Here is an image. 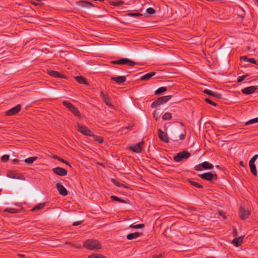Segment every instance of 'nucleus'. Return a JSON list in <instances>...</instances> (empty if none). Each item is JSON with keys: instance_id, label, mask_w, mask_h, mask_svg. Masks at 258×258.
<instances>
[{"instance_id": "bb28decb", "label": "nucleus", "mask_w": 258, "mask_h": 258, "mask_svg": "<svg viewBox=\"0 0 258 258\" xmlns=\"http://www.w3.org/2000/svg\"><path fill=\"white\" fill-rule=\"evenodd\" d=\"M37 159H38V157H36V156L35 157H31L26 158L25 160V162L28 164H31L32 163H33L35 161H36Z\"/></svg>"}, {"instance_id": "0eeeda50", "label": "nucleus", "mask_w": 258, "mask_h": 258, "mask_svg": "<svg viewBox=\"0 0 258 258\" xmlns=\"http://www.w3.org/2000/svg\"><path fill=\"white\" fill-rule=\"evenodd\" d=\"M199 176L203 179L208 181H211L212 179H217V175L212 172H206L203 174H199Z\"/></svg>"}, {"instance_id": "5701e85b", "label": "nucleus", "mask_w": 258, "mask_h": 258, "mask_svg": "<svg viewBox=\"0 0 258 258\" xmlns=\"http://www.w3.org/2000/svg\"><path fill=\"white\" fill-rule=\"evenodd\" d=\"M202 167L205 169H212L213 168V165L208 162H203L202 163Z\"/></svg>"}, {"instance_id": "2f4dec72", "label": "nucleus", "mask_w": 258, "mask_h": 258, "mask_svg": "<svg viewBox=\"0 0 258 258\" xmlns=\"http://www.w3.org/2000/svg\"><path fill=\"white\" fill-rule=\"evenodd\" d=\"M109 4L111 5L114 6H121L122 5H123L124 4V2L121 1H119L118 2L112 1V2H110Z\"/></svg>"}, {"instance_id": "9d476101", "label": "nucleus", "mask_w": 258, "mask_h": 258, "mask_svg": "<svg viewBox=\"0 0 258 258\" xmlns=\"http://www.w3.org/2000/svg\"><path fill=\"white\" fill-rule=\"evenodd\" d=\"M7 177L20 180H25V177L21 173L16 172L15 171H10L7 173Z\"/></svg>"}, {"instance_id": "1a4fd4ad", "label": "nucleus", "mask_w": 258, "mask_h": 258, "mask_svg": "<svg viewBox=\"0 0 258 258\" xmlns=\"http://www.w3.org/2000/svg\"><path fill=\"white\" fill-rule=\"evenodd\" d=\"M21 109V106L20 104H18L12 108L6 111L5 114L7 116H12L16 114Z\"/></svg>"}, {"instance_id": "20e7f679", "label": "nucleus", "mask_w": 258, "mask_h": 258, "mask_svg": "<svg viewBox=\"0 0 258 258\" xmlns=\"http://www.w3.org/2000/svg\"><path fill=\"white\" fill-rule=\"evenodd\" d=\"M171 97V95H167L159 97L157 100L152 102L151 106L152 108L158 107V106H160V105L167 102L168 100H170Z\"/></svg>"}, {"instance_id": "338daca9", "label": "nucleus", "mask_w": 258, "mask_h": 258, "mask_svg": "<svg viewBox=\"0 0 258 258\" xmlns=\"http://www.w3.org/2000/svg\"><path fill=\"white\" fill-rule=\"evenodd\" d=\"M257 2H258V0H257Z\"/></svg>"}, {"instance_id": "cd10ccee", "label": "nucleus", "mask_w": 258, "mask_h": 258, "mask_svg": "<svg viewBox=\"0 0 258 258\" xmlns=\"http://www.w3.org/2000/svg\"><path fill=\"white\" fill-rule=\"evenodd\" d=\"M167 91V88L166 87H161L159 88L157 90L155 91L154 94L155 95H160L163 92Z\"/></svg>"}, {"instance_id": "423d86ee", "label": "nucleus", "mask_w": 258, "mask_h": 258, "mask_svg": "<svg viewBox=\"0 0 258 258\" xmlns=\"http://www.w3.org/2000/svg\"><path fill=\"white\" fill-rule=\"evenodd\" d=\"M77 128L79 132L87 136H92L93 134L91 130L85 125L77 123Z\"/></svg>"}, {"instance_id": "393cba45", "label": "nucleus", "mask_w": 258, "mask_h": 258, "mask_svg": "<svg viewBox=\"0 0 258 258\" xmlns=\"http://www.w3.org/2000/svg\"><path fill=\"white\" fill-rule=\"evenodd\" d=\"M249 167L251 173L254 175L257 176L256 167L255 164L249 163Z\"/></svg>"}, {"instance_id": "8fccbe9b", "label": "nucleus", "mask_w": 258, "mask_h": 258, "mask_svg": "<svg viewBox=\"0 0 258 258\" xmlns=\"http://www.w3.org/2000/svg\"><path fill=\"white\" fill-rule=\"evenodd\" d=\"M202 164H200L197 166H196L195 167V170H197V171H201L202 170Z\"/></svg>"}, {"instance_id": "c756f323", "label": "nucleus", "mask_w": 258, "mask_h": 258, "mask_svg": "<svg viewBox=\"0 0 258 258\" xmlns=\"http://www.w3.org/2000/svg\"><path fill=\"white\" fill-rule=\"evenodd\" d=\"M110 198L112 201H117L121 203H126V202L124 200L121 199L114 196H111Z\"/></svg>"}, {"instance_id": "412c9836", "label": "nucleus", "mask_w": 258, "mask_h": 258, "mask_svg": "<svg viewBox=\"0 0 258 258\" xmlns=\"http://www.w3.org/2000/svg\"><path fill=\"white\" fill-rule=\"evenodd\" d=\"M155 72H150L149 73H147L141 78V80L143 81H147L149 80L150 78H151L153 76H154L155 75Z\"/></svg>"}, {"instance_id": "864d4df0", "label": "nucleus", "mask_w": 258, "mask_h": 258, "mask_svg": "<svg viewBox=\"0 0 258 258\" xmlns=\"http://www.w3.org/2000/svg\"><path fill=\"white\" fill-rule=\"evenodd\" d=\"M83 222V221L75 222L73 223V226H77L81 224Z\"/></svg>"}, {"instance_id": "052dcab7", "label": "nucleus", "mask_w": 258, "mask_h": 258, "mask_svg": "<svg viewBox=\"0 0 258 258\" xmlns=\"http://www.w3.org/2000/svg\"><path fill=\"white\" fill-rule=\"evenodd\" d=\"M240 165L241 166H244V163L242 161H240Z\"/></svg>"}, {"instance_id": "13d9d810", "label": "nucleus", "mask_w": 258, "mask_h": 258, "mask_svg": "<svg viewBox=\"0 0 258 258\" xmlns=\"http://www.w3.org/2000/svg\"><path fill=\"white\" fill-rule=\"evenodd\" d=\"M220 215L221 216H222V217H223V218H224V219H225V218H226L225 216V215H224L223 213H221V212H220Z\"/></svg>"}, {"instance_id": "f3484780", "label": "nucleus", "mask_w": 258, "mask_h": 258, "mask_svg": "<svg viewBox=\"0 0 258 258\" xmlns=\"http://www.w3.org/2000/svg\"><path fill=\"white\" fill-rule=\"evenodd\" d=\"M110 80L112 81H114L116 83L118 84H120L125 81L126 77L123 76H118L117 77H110Z\"/></svg>"}, {"instance_id": "a878e982", "label": "nucleus", "mask_w": 258, "mask_h": 258, "mask_svg": "<svg viewBox=\"0 0 258 258\" xmlns=\"http://www.w3.org/2000/svg\"><path fill=\"white\" fill-rule=\"evenodd\" d=\"M75 79L78 83H79L80 84H86L87 83V81H86L85 78L84 77H83V76L76 77Z\"/></svg>"}, {"instance_id": "de8ad7c7", "label": "nucleus", "mask_w": 258, "mask_h": 258, "mask_svg": "<svg viewBox=\"0 0 258 258\" xmlns=\"http://www.w3.org/2000/svg\"><path fill=\"white\" fill-rule=\"evenodd\" d=\"M58 160L59 161H60V162H61L66 164V165L69 166L70 167H71V166L70 165V163L68 161L63 160V159H62V158H58Z\"/></svg>"}, {"instance_id": "3c124183", "label": "nucleus", "mask_w": 258, "mask_h": 258, "mask_svg": "<svg viewBox=\"0 0 258 258\" xmlns=\"http://www.w3.org/2000/svg\"><path fill=\"white\" fill-rule=\"evenodd\" d=\"M186 136V133H184V134H181L179 136V139L180 140H183L185 139Z\"/></svg>"}, {"instance_id": "7c9ffc66", "label": "nucleus", "mask_w": 258, "mask_h": 258, "mask_svg": "<svg viewBox=\"0 0 258 258\" xmlns=\"http://www.w3.org/2000/svg\"><path fill=\"white\" fill-rule=\"evenodd\" d=\"M44 206H45V204L44 203H40V204H38V205H37L36 206L34 207L32 209V211H37V210H39L42 209H43L44 208Z\"/></svg>"}, {"instance_id": "49530a36", "label": "nucleus", "mask_w": 258, "mask_h": 258, "mask_svg": "<svg viewBox=\"0 0 258 258\" xmlns=\"http://www.w3.org/2000/svg\"><path fill=\"white\" fill-rule=\"evenodd\" d=\"M128 15L132 17H139L143 16V15L141 13H130L128 14Z\"/></svg>"}, {"instance_id": "f257e3e1", "label": "nucleus", "mask_w": 258, "mask_h": 258, "mask_svg": "<svg viewBox=\"0 0 258 258\" xmlns=\"http://www.w3.org/2000/svg\"><path fill=\"white\" fill-rule=\"evenodd\" d=\"M83 246L86 248L91 250H97L101 248L100 242L95 239H88L84 242Z\"/></svg>"}, {"instance_id": "6ab92c4d", "label": "nucleus", "mask_w": 258, "mask_h": 258, "mask_svg": "<svg viewBox=\"0 0 258 258\" xmlns=\"http://www.w3.org/2000/svg\"><path fill=\"white\" fill-rule=\"evenodd\" d=\"M48 74L52 77H54L56 78H63L64 77L63 75L60 74L58 72L55 71H49Z\"/></svg>"}, {"instance_id": "79ce46f5", "label": "nucleus", "mask_w": 258, "mask_h": 258, "mask_svg": "<svg viewBox=\"0 0 258 258\" xmlns=\"http://www.w3.org/2000/svg\"><path fill=\"white\" fill-rule=\"evenodd\" d=\"M203 92L207 94H208L211 96H213V91L210 90H209V89H205L204 91H203Z\"/></svg>"}, {"instance_id": "58836bf2", "label": "nucleus", "mask_w": 258, "mask_h": 258, "mask_svg": "<svg viewBox=\"0 0 258 258\" xmlns=\"http://www.w3.org/2000/svg\"><path fill=\"white\" fill-rule=\"evenodd\" d=\"M248 77V75H243V76H240L238 77V78L237 79V82L238 83H240L242 81H243V80H244L247 77Z\"/></svg>"}, {"instance_id": "6e6552de", "label": "nucleus", "mask_w": 258, "mask_h": 258, "mask_svg": "<svg viewBox=\"0 0 258 258\" xmlns=\"http://www.w3.org/2000/svg\"><path fill=\"white\" fill-rule=\"evenodd\" d=\"M144 144V143L143 142H141L140 143L130 146L129 149L135 153H140L142 151Z\"/></svg>"}, {"instance_id": "dca6fc26", "label": "nucleus", "mask_w": 258, "mask_h": 258, "mask_svg": "<svg viewBox=\"0 0 258 258\" xmlns=\"http://www.w3.org/2000/svg\"><path fill=\"white\" fill-rule=\"evenodd\" d=\"M256 89L255 86H250L246 87L242 89L241 92L246 95H249L253 93Z\"/></svg>"}, {"instance_id": "f03ea898", "label": "nucleus", "mask_w": 258, "mask_h": 258, "mask_svg": "<svg viewBox=\"0 0 258 258\" xmlns=\"http://www.w3.org/2000/svg\"><path fill=\"white\" fill-rule=\"evenodd\" d=\"M111 63L113 64H120L123 65L126 64L129 67H133L136 64H139L138 62L134 61L126 58H121L118 60H112L111 61Z\"/></svg>"}, {"instance_id": "0e129e2a", "label": "nucleus", "mask_w": 258, "mask_h": 258, "mask_svg": "<svg viewBox=\"0 0 258 258\" xmlns=\"http://www.w3.org/2000/svg\"><path fill=\"white\" fill-rule=\"evenodd\" d=\"M32 4H33V5H36V4L35 2H32Z\"/></svg>"}, {"instance_id": "37998d69", "label": "nucleus", "mask_w": 258, "mask_h": 258, "mask_svg": "<svg viewBox=\"0 0 258 258\" xmlns=\"http://www.w3.org/2000/svg\"><path fill=\"white\" fill-rule=\"evenodd\" d=\"M205 100L207 103H209L211 105H212L215 106H216L217 105V104L216 103L214 102L213 101H211V100H210L208 98H206L205 99Z\"/></svg>"}, {"instance_id": "a211bd4d", "label": "nucleus", "mask_w": 258, "mask_h": 258, "mask_svg": "<svg viewBox=\"0 0 258 258\" xmlns=\"http://www.w3.org/2000/svg\"><path fill=\"white\" fill-rule=\"evenodd\" d=\"M142 235V233L141 232H134L130 233L127 235L126 238L128 240H132L134 239H136L139 237L141 236Z\"/></svg>"}, {"instance_id": "680f3d73", "label": "nucleus", "mask_w": 258, "mask_h": 258, "mask_svg": "<svg viewBox=\"0 0 258 258\" xmlns=\"http://www.w3.org/2000/svg\"><path fill=\"white\" fill-rule=\"evenodd\" d=\"M53 158H54V159H56L58 160V158H60V157H58V156H54L53 157Z\"/></svg>"}, {"instance_id": "c03bdc74", "label": "nucleus", "mask_w": 258, "mask_h": 258, "mask_svg": "<svg viewBox=\"0 0 258 258\" xmlns=\"http://www.w3.org/2000/svg\"><path fill=\"white\" fill-rule=\"evenodd\" d=\"M111 181L113 183H114L115 185H116L117 186H118V187H120L121 186H122V184H120L119 182H118V181H117L114 178H112L111 179Z\"/></svg>"}, {"instance_id": "4d7b16f0", "label": "nucleus", "mask_w": 258, "mask_h": 258, "mask_svg": "<svg viewBox=\"0 0 258 258\" xmlns=\"http://www.w3.org/2000/svg\"><path fill=\"white\" fill-rule=\"evenodd\" d=\"M13 161L14 163H18L19 161V160L17 159H13Z\"/></svg>"}, {"instance_id": "a18cd8bd", "label": "nucleus", "mask_w": 258, "mask_h": 258, "mask_svg": "<svg viewBox=\"0 0 258 258\" xmlns=\"http://www.w3.org/2000/svg\"><path fill=\"white\" fill-rule=\"evenodd\" d=\"M213 96L215 97H216L217 98H221V94H220V93H219L218 92H213Z\"/></svg>"}, {"instance_id": "603ef678", "label": "nucleus", "mask_w": 258, "mask_h": 258, "mask_svg": "<svg viewBox=\"0 0 258 258\" xmlns=\"http://www.w3.org/2000/svg\"><path fill=\"white\" fill-rule=\"evenodd\" d=\"M153 258H163V254H159L158 255H154L153 256Z\"/></svg>"}, {"instance_id": "473e14b6", "label": "nucleus", "mask_w": 258, "mask_h": 258, "mask_svg": "<svg viewBox=\"0 0 258 258\" xmlns=\"http://www.w3.org/2000/svg\"><path fill=\"white\" fill-rule=\"evenodd\" d=\"M171 117H172V114L169 112L165 113L162 117V119L164 120H168V119H171Z\"/></svg>"}, {"instance_id": "a19ab883", "label": "nucleus", "mask_w": 258, "mask_h": 258, "mask_svg": "<svg viewBox=\"0 0 258 258\" xmlns=\"http://www.w3.org/2000/svg\"><path fill=\"white\" fill-rule=\"evenodd\" d=\"M9 156L8 155H4L2 156V157L1 158L2 161L4 162H7V161L9 160Z\"/></svg>"}, {"instance_id": "5fc2aeb1", "label": "nucleus", "mask_w": 258, "mask_h": 258, "mask_svg": "<svg viewBox=\"0 0 258 258\" xmlns=\"http://www.w3.org/2000/svg\"><path fill=\"white\" fill-rule=\"evenodd\" d=\"M96 141L99 143H102L103 141V139L101 138V137H99L97 140Z\"/></svg>"}, {"instance_id": "4468645a", "label": "nucleus", "mask_w": 258, "mask_h": 258, "mask_svg": "<svg viewBox=\"0 0 258 258\" xmlns=\"http://www.w3.org/2000/svg\"><path fill=\"white\" fill-rule=\"evenodd\" d=\"M158 137L161 141L164 143H168V137L166 134L164 133L161 129L158 130Z\"/></svg>"}, {"instance_id": "4c0bfd02", "label": "nucleus", "mask_w": 258, "mask_h": 258, "mask_svg": "<svg viewBox=\"0 0 258 258\" xmlns=\"http://www.w3.org/2000/svg\"><path fill=\"white\" fill-rule=\"evenodd\" d=\"M146 13L148 14L147 16H146V17H148L149 15H152L155 13V11L154 9L152 8H148L146 10Z\"/></svg>"}, {"instance_id": "2eb2a0df", "label": "nucleus", "mask_w": 258, "mask_h": 258, "mask_svg": "<svg viewBox=\"0 0 258 258\" xmlns=\"http://www.w3.org/2000/svg\"><path fill=\"white\" fill-rule=\"evenodd\" d=\"M250 214L248 210H245L243 207H240L239 208V216L241 219L244 220L248 218Z\"/></svg>"}, {"instance_id": "7ed1b4c3", "label": "nucleus", "mask_w": 258, "mask_h": 258, "mask_svg": "<svg viewBox=\"0 0 258 258\" xmlns=\"http://www.w3.org/2000/svg\"><path fill=\"white\" fill-rule=\"evenodd\" d=\"M62 104L68 108L75 116L78 117L81 116L80 112L72 103L68 101L64 100L62 101Z\"/></svg>"}, {"instance_id": "39448f33", "label": "nucleus", "mask_w": 258, "mask_h": 258, "mask_svg": "<svg viewBox=\"0 0 258 258\" xmlns=\"http://www.w3.org/2000/svg\"><path fill=\"white\" fill-rule=\"evenodd\" d=\"M190 155V154L189 152L186 151H183L178 153L174 156L173 159L176 162H180L182 159L188 158Z\"/></svg>"}, {"instance_id": "9b49d317", "label": "nucleus", "mask_w": 258, "mask_h": 258, "mask_svg": "<svg viewBox=\"0 0 258 258\" xmlns=\"http://www.w3.org/2000/svg\"><path fill=\"white\" fill-rule=\"evenodd\" d=\"M52 170L54 173L60 176H63L67 174V170L61 167L53 168Z\"/></svg>"}, {"instance_id": "aec40b11", "label": "nucleus", "mask_w": 258, "mask_h": 258, "mask_svg": "<svg viewBox=\"0 0 258 258\" xmlns=\"http://www.w3.org/2000/svg\"><path fill=\"white\" fill-rule=\"evenodd\" d=\"M243 236L235 237L232 241V243L236 247L240 246L243 240Z\"/></svg>"}, {"instance_id": "c85d7f7f", "label": "nucleus", "mask_w": 258, "mask_h": 258, "mask_svg": "<svg viewBox=\"0 0 258 258\" xmlns=\"http://www.w3.org/2000/svg\"><path fill=\"white\" fill-rule=\"evenodd\" d=\"M145 227L144 224H139L136 225L135 223H133L131 224L129 226L130 228H134V229H140V228H143Z\"/></svg>"}, {"instance_id": "72a5a7b5", "label": "nucleus", "mask_w": 258, "mask_h": 258, "mask_svg": "<svg viewBox=\"0 0 258 258\" xmlns=\"http://www.w3.org/2000/svg\"><path fill=\"white\" fill-rule=\"evenodd\" d=\"M87 258H106L105 256L100 254L95 253L91 254L88 256Z\"/></svg>"}, {"instance_id": "b1692460", "label": "nucleus", "mask_w": 258, "mask_h": 258, "mask_svg": "<svg viewBox=\"0 0 258 258\" xmlns=\"http://www.w3.org/2000/svg\"><path fill=\"white\" fill-rule=\"evenodd\" d=\"M240 59L245 62H249L254 64L256 63V60L254 59V58H249L246 56L241 57Z\"/></svg>"}, {"instance_id": "ea45409f", "label": "nucleus", "mask_w": 258, "mask_h": 258, "mask_svg": "<svg viewBox=\"0 0 258 258\" xmlns=\"http://www.w3.org/2000/svg\"><path fill=\"white\" fill-rule=\"evenodd\" d=\"M257 158H258L257 154L254 155L250 160L249 163L254 164V162L257 159Z\"/></svg>"}, {"instance_id": "09e8293b", "label": "nucleus", "mask_w": 258, "mask_h": 258, "mask_svg": "<svg viewBox=\"0 0 258 258\" xmlns=\"http://www.w3.org/2000/svg\"><path fill=\"white\" fill-rule=\"evenodd\" d=\"M153 117L156 120H157L158 119V117H159V114L157 112V111H154L153 112Z\"/></svg>"}, {"instance_id": "4be33fe9", "label": "nucleus", "mask_w": 258, "mask_h": 258, "mask_svg": "<svg viewBox=\"0 0 258 258\" xmlns=\"http://www.w3.org/2000/svg\"><path fill=\"white\" fill-rule=\"evenodd\" d=\"M78 5L82 7H90L91 6H93L92 3L86 2V1H79L77 2Z\"/></svg>"}, {"instance_id": "e433bc0d", "label": "nucleus", "mask_w": 258, "mask_h": 258, "mask_svg": "<svg viewBox=\"0 0 258 258\" xmlns=\"http://www.w3.org/2000/svg\"><path fill=\"white\" fill-rule=\"evenodd\" d=\"M257 122H258V117H256V118H253L252 119H250V120L247 121L245 123V125H249V124H253V123H257Z\"/></svg>"}, {"instance_id": "bf43d9fd", "label": "nucleus", "mask_w": 258, "mask_h": 258, "mask_svg": "<svg viewBox=\"0 0 258 258\" xmlns=\"http://www.w3.org/2000/svg\"><path fill=\"white\" fill-rule=\"evenodd\" d=\"M18 255L21 257H25V255L24 254H18Z\"/></svg>"}, {"instance_id": "f8f14e48", "label": "nucleus", "mask_w": 258, "mask_h": 258, "mask_svg": "<svg viewBox=\"0 0 258 258\" xmlns=\"http://www.w3.org/2000/svg\"><path fill=\"white\" fill-rule=\"evenodd\" d=\"M100 97L107 105L109 107L113 106V105L111 102V99L108 95L105 94L103 92L101 91L100 92Z\"/></svg>"}, {"instance_id": "e2e57ef3", "label": "nucleus", "mask_w": 258, "mask_h": 258, "mask_svg": "<svg viewBox=\"0 0 258 258\" xmlns=\"http://www.w3.org/2000/svg\"><path fill=\"white\" fill-rule=\"evenodd\" d=\"M14 205L16 206H19V204L18 203H14Z\"/></svg>"}, {"instance_id": "c9c22d12", "label": "nucleus", "mask_w": 258, "mask_h": 258, "mask_svg": "<svg viewBox=\"0 0 258 258\" xmlns=\"http://www.w3.org/2000/svg\"><path fill=\"white\" fill-rule=\"evenodd\" d=\"M189 183L193 186L197 187V188H203V186L200 184L199 183L196 182V181H192V180H189Z\"/></svg>"}, {"instance_id": "ddd939ff", "label": "nucleus", "mask_w": 258, "mask_h": 258, "mask_svg": "<svg viewBox=\"0 0 258 258\" xmlns=\"http://www.w3.org/2000/svg\"><path fill=\"white\" fill-rule=\"evenodd\" d=\"M56 187L60 195L63 196L68 195V190L61 183H56Z\"/></svg>"}, {"instance_id": "f704fd0d", "label": "nucleus", "mask_w": 258, "mask_h": 258, "mask_svg": "<svg viewBox=\"0 0 258 258\" xmlns=\"http://www.w3.org/2000/svg\"><path fill=\"white\" fill-rule=\"evenodd\" d=\"M4 212H8L10 213H18L19 211L18 210L14 208H6L4 210Z\"/></svg>"}, {"instance_id": "6e6d98bb", "label": "nucleus", "mask_w": 258, "mask_h": 258, "mask_svg": "<svg viewBox=\"0 0 258 258\" xmlns=\"http://www.w3.org/2000/svg\"><path fill=\"white\" fill-rule=\"evenodd\" d=\"M233 236H235L237 235V230L235 228H233Z\"/></svg>"}, {"instance_id": "69168bd1", "label": "nucleus", "mask_w": 258, "mask_h": 258, "mask_svg": "<svg viewBox=\"0 0 258 258\" xmlns=\"http://www.w3.org/2000/svg\"><path fill=\"white\" fill-rule=\"evenodd\" d=\"M180 124H181V125H183V123L182 122H180Z\"/></svg>"}]
</instances>
